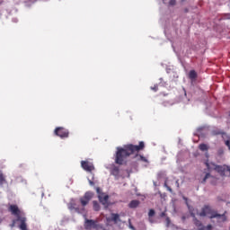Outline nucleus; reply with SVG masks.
I'll return each mask as SVG.
<instances>
[{"label": "nucleus", "instance_id": "nucleus-4", "mask_svg": "<svg viewBox=\"0 0 230 230\" xmlns=\"http://www.w3.org/2000/svg\"><path fill=\"white\" fill-rule=\"evenodd\" d=\"M199 217H208L210 219L217 218L219 222H225L226 220V216L218 214L216 210H214L210 206L205 205L202 208L201 212L199 213Z\"/></svg>", "mask_w": 230, "mask_h": 230}, {"label": "nucleus", "instance_id": "nucleus-16", "mask_svg": "<svg viewBox=\"0 0 230 230\" xmlns=\"http://www.w3.org/2000/svg\"><path fill=\"white\" fill-rule=\"evenodd\" d=\"M111 173L113 176L118 177L119 175V167H113V169L111 170Z\"/></svg>", "mask_w": 230, "mask_h": 230}, {"label": "nucleus", "instance_id": "nucleus-8", "mask_svg": "<svg viewBox=\"0 0 230 230\" xmlns=\"http://www.w3.org/2000/svg\"><path fill=\"white\" fill-rule=\"evenodd\" d=\"M98 199H99V202L102 206H107V204L109 203V195H105V193L98 195Z\"/></svg>", "mask_w": 230, "mask_h": 230}, {"label": "nucleus", "instance_id": "nucleus-22", "mask_svg": "<svg viewBox=\"0 0 230 230\" xmlns=\"http://www.w3.org/2000/svg\"><path fill=\"white\" fill-rule=\"evenodd\" d=\"M210 177H211V176H210V173L208 172V173L206 174V176L204 177V179H203V181H202V183H205L206 181H207L208 179H209Z\"/></svg>", "mask_w": 230, "mask_h": 230}, {"label": "nucleus", "instance_id": "nucleus-25", "mask_svg": "<svg viewBox=\"0 0 230 230\" xmlns=\"http://www.w3.org/2000/svg\"><path fill=\"white\" fill-rule=\"evenodd\" d=\"M96 192H97L98 196L104 194L103 192H102V190L99 187L96 188Z\"/></svg>", "mask_w": 230, "mask_h": 230}, {"label": "nucleus", "instance_id": "nucleus-9", "mask_svg": "<svg viewBox=\"0 0 230 230\" xmlns=\"http://www.w3.org/2000/svg\"><path fill=\"white\" fill-rule=\"evenodd\" d=\"M212 166L216 172H218V173H221V175H224L225 168L221 165H215L212 164Z\"/></svg>", "mask_w": 230, "mask_h": 230}, {"label": "nucleus", "instance_id": "nucleus-5", "mask_svg": "<svg viewBox=\"0 0 230 230\" xmlns=\"http://www.w3.org/2000/svg\"><path fill=\"white\" fill-rule=\"evenodd\" d=\"M54 136H57L61 139H67L70 136V131L64 127H58L54 129Z\"/></svg>", "mask_w": 230, "mask_h": 230}, {"label": "nucleus", "instance_id": "nucleus-24", "mask_svg": "<svg viewBox=\"0 0 230 230\" xmlns=\"http://www.w3.org/2000/svg\"><path fill=\"white\" fill-rule=\"evenodd\" d=\"M155 210L154 209H150L149 213H148V216H149V217H153L155 216Z\"/></svg>", "mask_w": 230, "mask_h": 230}, {"label": "nucleus", "instance_id": "nucleus-27", "mask_svg": "<svg viewBox=\"0 0 230 230\" xmlns=\"http://www.w3.org/2000/svg\"><path fill=\"white\" fill-rule=\"evenodd\" d=\"M205 164H206V166H207V168H208V170H211V169H212V167L210 166V164H209V163H208V161L205 163Z\"/></svg>", "mask_w": 230, "mask_h": 230}, {"label": "nucleus", "instance_id": "nucleus-13", "mask_svg": "<svg viewBox=\"0 0 230 230\" xmlns=\"http://www.w3.org/2000/svg\"><path fill=\"white\" fill-rule=\"evenodd\" d=\"M111 221L114 222L115 224H118L119 222V214H111Z\"/></svg>", "mask_w": 230, "mask_h": 230}, {"label": "nucleus", "instance_id": "nucleus-37", "mask_svg": "<svg viewBox=\"0 0 230 230\" xmlns=\"http://www.w3.org/2000/svg\"><path fill=\"white\" fill-rule=\"evenodd\" d=\"M166 220L169 222V217H167Z\"/></svg>", "mask_w": 230, "mask_h": 230}, {"label": "nucleus", "instance_id": "nucleus-26", "mask_svg": "<svg viewBox=\"0 0 230 230\" xmlns=\"http://www.w3.org/2000/svg\"><path fill=\"white\" fill-rule=\"evenodd\" d=\"M176 4V0H170L169 5L170 6H174Z\"/></svg>", "mask_w": 230, "mask_h": 230}, {"label": "nucleus", "instance_id": "nucleus-23", "mask_svg": "<svg viewBox=\"0 0 230 230\" xmlns=\"http://www.w3.org/2000/svg\"><path fill=\"white\" fill-rule=\"evenodd\" d=\"M139 157H140V161H143V163H147V164L149 163L148 160L143 155H140Z\"/></svg>", "mask_w": 230, "mask_h": 230}, {"label": "nucleus", "instance_id": "nucleus-14", "mask_svg": "<svg viewBox=\"0 0 230 230\" xmlns=\"http://www.w3.org/2000/svg\"><path fill=\"white\" fill-rule=\"evenodd\" d=\"M93 210H94L95 212H99V211H100L101 207H100V203H98V201L93 200Z\"/></svg>", "mask_w": 230, "mask_h": 230}, {"label": "nucleus", "instance_id": "nucleus-18", "mask_svg": "<svg viewBox=\"0 0 230 230\" xmlns=\"http://www.w3.org/2000/svg\"><path fill=\"white\" fill-rule=\"evenodd\" d=\"M198 76L197 73L195 72V70H191L190 71L189 73V77L193 80V79H196Z\"/></svg>", "mask_w": 230, "mask_h": 230}, {"label": "nucleus", "instance_id": "nucleus-32", "mask_svg": "<svg viewBox=\"0 0 230 230\" xmlns=\"http://www.w3.org/2000/svg\"><path fill=\"white\" fill-rule=\"evenodd\" d=\"M129 228L132 230H135L134 226H132V225H129Z\"/></svg>", "mask_w": 230, "mask_h": 230}, {"label": "nucleus", "instance_id": "nucleus-35", "mask_svg": "<svg viewBox=\"0 0 230 230\" xmlns=\"http://www.w3.org/2000/svg\"><path fill=\"white\" fill-rule=\"evenodd\" d=\"M206 157H208V153L206 154Z\"/></svg>", "mask_w": 230, "mask_h": 230}, {"label": "nucleus", "instance_id": "nucleus-33", "mask_svg": "<svg viewBox=\"0 0 230 230\" xmlns=\"http://www.w3.org/2000/svg\"><path fill=\"white\" fill-rule=\"evenodd\" d=\"M164 216H165V213L163 212V213L161 214V217H164Z\"/></svg>", "mask_w": 230, "mask_h": 230}, {"label": "nucleus", "instance_id": "nucleus-15", "mask_svg": "<svg viewBox=\"0 0 230 230\" xmlns=\"http://www.w3.org/2000/svg\"><path fill=\"white\" fill-rule=\"evenodd\" d=\"M144 145H138V146H134L132 145L131 148H133V154L134 152H138V150H143Z\"/></svg>", "mask_w": 230, "mask_h": 230}, {"label": "nucleus", "instance_id": "nucleus-6", "mask_svg": "<svg viewBox=\"0 0 230 230\" xmlns=\"http://www.w3.org/2000/svg\"><path fill=\"white\" fill-rule=\"evenodd\" d=\"M92 228L97 229L98 225L96 224V221L93 219H86L84 223V229L85 230H91Z\"/></svg>", "mask_w": 230, "mask_h": 230}, {"label": "nucleus", "instance_id": "nucleus-17", "mask_svg": "<svg viewBox=\"0 0 230 230\" xmlns=\"http://www.w3.org/2000/svg\"><path fill=\"white\" fill-rule=\"evenodd\" d=\"M4 183H6L5 177L2 172H0V186H3Z\"/></svg>", "mask_w": 230, "mask_h": 230}, {"label": "nucleus", "instance_id": "nucleus-10", "mask_svg": "<svg viewBox=\"0 0 230 230\" xmlns=\"http://www.w3.org/2000/svg\"><path fill=\"white\" fill-rule=\"evenodd\" d=\"M140 202L139 200H131L130 203L128 204L129 208L131 209H136L139 206Z\"/></svg>", "mask_w": 230, "mask_h": 230}, {"label": "nucleus", "instance_id": "nucleus-28", "mask_svg": "<svg viewBox=\"0 0 230 230\" xmlns=\"http://www.w3.org/2000/svg\"><path fill=\"white\" fill-rule=\"evenodd\" d=\"M151 89L156 92L158 90L157 84H155L153 87H151Z\"/></svg>", "mask_w": 230, "mask_h": 230}, {"label": "nucleus", "instance_id": "nucleus-3", "mask_svg": "<svg viewBox=\"0 0 230 230\" xmlns=\"http://www.w3.org/2000/svg\"><path fill=\"white\" fill-rule=\"evenodd\" d=\"M8 210L13 216L16 217V221L20 222L19 229L28 230L27 217L22 216V211L20 210L19 207L17 205H10Z\"/></svg>", "mask_w": 230, "mask_h": 230}, {"label": "nucleus", "instance_id": "nucleus-19", "mask_svg": "<svg viewBox=\"0 0 230 230\" xmlns=\"http://www.w3.org/2000/svg\"><path fill=\"white\" fill-rule=\"evenodd\" d=\"M192 217H194V219H193L194 225H195L197 227L202 226V223H201L197 217H195L194 215H192Z\"/></svg>", "mask_w": 230, "mask_h": 230}, {"label": "nucleus", "instance_id": "nucleus-12", "mask_svg": "<svg viewBox=\"0 0 230 230\" xmlns=\"http://www.w3.org/2000/svg\"><path fill=\"white\" fill-rule=\"evenodd\" d=\"M212 134H213V136L222 135L223 139H226V137H227V135L225 132H223V131H221L219 129L213 130Z\"/></svg>", "mask_w": 230, "mask_h": 230}, {"label": "nucleus", "instance_id": "nucleus-36", "mask_svg": "<svg viewBox=\"0 0 230 230\" xmlns=\"http://www.w3.org/2000/svg\"><path fill=\"white\" fill-rule=\"evenodd\" d=\"M227 146H228V148H229V150H230V145H227Z\"/></svg>", "mask_w": 230, "mask_h": 230}, {"label": "nucleus", "instance_id": "nucleus-11", "mask_svg": "<svg viewBox=\"0 0 230 230\" xmlns=\"http://www.w3.org/2000/svg\"><path fill=\"white\" fill-rule=\"evenodd\" d=\"M202 132H204L205 134H207L208 129L207 128L203 127V128H199L197 130V136H195V137H200V136H202Z\"/></svg>", "mask_w": 230, "mask_h": 230}, {"label": "nucleus", "instance_id": "nucleus-21", "mask_svg": "<svg viewBox=\"0 0 230 230\" xmlns=\"http://www.w3.org/2000/svg\"><path fill=\"white\" fill-rule=\"evenodd\" d=\"M199 230H212V226L208 225V226H202V227L199 228Z\"/></svg>", "mask_w": 230, "mask_h": 230}, {"label": "nucleus", "instance_id": "nucleus-30", "mask_svg": "<svg viewBox=\"0 0 230 230\" xmlns=\"http://www.w3.org/2000/svg\"><path fill=\"white\" fill-rule=\"evenodd\" d=\"M226 145H230V137H228V139L225 140Z\"/></svg>", "mask_w": 230, "mask_h": 230}, {"label": "nucleus", "instance_id": "nucleus-29", "mask_svg": "<svg viewBox=\"0 0 230 230\" xmlns=\"http://www.w3.org/2000/svg\"><path fill=\"white\" fill-rule=\"evenodd\" d=\"M164 186L166 187L168 191H170L171 193L172 192L171 187L167 186L166 183H164Z\"/></svg>", "mask_w": 230, "mask_h": 230}, {"label": "nucleus", "instance_id": "nucleus-2", "mask_svg": "<svg viewBox=\"0 0 230 230\" xmlns=\"http://www.w3.org/2000/svg\"><path fill=\"white\" fill-rule=\"evenodd\" d=\"M115 153V164L120 166L127 163V160L130 155L134 154V148L132 145L124 146L123 147L118 146Z\"/></svg>", "mask_w": 230, "mask_h": 230}, {"label": "nucleus", "instance_id": "nucleus-1", "mask_svg": "<svg viewBox=\"0 0 230 230\" xmlns=\"http://www.w3.org/2000/svg\"><path fill=\"white\" fill-rule=\"evenodd\" d=\"M93 197H94V193H93L91 191H87L84 193V195L83 197H81L79 199L81 207H76L75 200H71L68 203L67 208L70 211L75 210V212L77 214H84V213H85V207H87V205H89V202H91V200L93 199Z\"/></svg>", "mask_w": 230, "mask_h": 230}, {"label": "nucleus", "instance_id": "nucleus-31", "mask_svg": "<svg viewBox=\"0 0 230 230\" xmlns=\"http://www.w3.org/2000/svg\"><path fill=\"white\" fill-rule=\"evenodd\" d=\"M89 184H90V186H94V181H89Z\"/></svg>", "mask_w": 230, "mask_h": 230}, {"label": "nucleus", "instance_id": "nucleus-7", "mask_svg": "<svg viewBox=\"0 0 230 230\" xmlns=\"http://www.w3.org/2000/svg\"><path fill=\"white\" fill-rule=\"evenodd\" d=\"M82 168L85 170V172H93L94 170V165L89 163L88 161H82L81 162Z\"/></svg>", "mask_w": 230, "mask_h": 230}, {"label": "nucleus", "instance_id": "nucleus-39", "mask_svg": "<svg viewBox=\"0 0 230 230\" xmlns=\"http://www.w3.org/2000/svg\"><path fill=\"white\" fill-rule=\"evenodd\" d=\"M103 230H107V229H103Z\"/></svg>", "mask_w": 230, "mask_h": 230}, {"label": "nucleus", "instance_id": "nucleus-34", "mask_svg": "<svg viewBox=\"0 0 230 230\" xmlns=\"http://www.w3.org/2000/svg\"><path fill=\"white\" fill-rule=\"evenodd\" d=\"M138 145H144V142H143V141H140V142L138 143Z\"/></svg>", "mask_w": 230, "mask_h": 230}, {"label": "nucleus", "instance_id": "nucleus-38", "mask_svg": "<svg viewBox=\"0 0 230 230\" xmlns=\"http://www.w3.org/2000/svg\"><path fill=\"white\" fill-rule=\"evenodd\" d=\"M228 172H230V168H228Z\"/></svg>", "mask_w": 230, "mask_h": 230}, {"label": "nucleus", "instance_id": "nucleus-20", "mask_svg": "<svg viewBox=\"0 0 230 230\" xmlns=\"http://www.w3.org/2000/svg\"><path fill=\"white\" fill-rule=\"evenodd\" d=\"M199 148L201 152H207V150H208V146L207 145H199Z\"/></svg>", "mask_w": 230, "mask_h": 230}]
</instances>
